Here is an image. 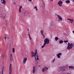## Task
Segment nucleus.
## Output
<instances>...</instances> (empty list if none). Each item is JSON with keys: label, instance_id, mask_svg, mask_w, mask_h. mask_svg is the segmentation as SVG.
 <instances>
[{"label": "nucleus", "instance_id": "ddd939ff", "mask_svg": "<svg viewBox=\"0 0 74 74\" xmlns=\"http://www.w3.org/2000/svg\"><path fill=\"white\" fill-rule=\"evenodd\" d=\"M1 3L2 4H3L4 5H5L6 2L5 1V0H1Z\"/></svg>", "mask_w": 74, "mask_h": 74}, {"label": "nucleus", "instance_id": "58836bf2", "mask_svg": "<svg viewBox=\"0 0 74 74\" xmlns=\"http://www.w3.org/2000/svg\"><path fill=\"white\" fill-rule=\"evenodd\" d=\"M27 30H28V31H29V29H28Z\"/></svg>", "mask_w": 74, "mask_h": 74}, {"label": "nucleus", "instance_id": "4be33fe9", "mask_svg": "<svg viewBox=\"0 0 74 74\" xmlns=\"http://www.w3.org/2000/svg\"><path fill=\"white\" fill-rule=\"evenodd\" d=\"M59 42L60 44H62L63 42V41L62 40H60Z\"/></svg>", "mask_w": 74, "mask_h": 74}, {"label": "nucleus", "instance_id": "4c0bfd02", "mask_svg": "<svg viewBox=\"0 0 74 74\" xmlns=\"http://www.w3.org/2000/svg\"><path fill=\"white\" fill-rule=\"evenodd\" d=\"M73 2H74V0H73Z\"/></svg>", "mask_w": 74, "mask_h": 74}, {"label": "nucleus", "instance_id": "412c9836", "mask_svg": "<svg viewBox=\"0 0 74 74\" xmlns=\"http://www.w3.org/2000/svg\"><path fill=\"white\" fill-rule=\"evenodd\" d=\"M10 61H11V62H12L13 61V57H10Z\"/></svg>", "mask_w": 74, "mask_h": 74}, {"label": "nucleus", "instance_id": "7c9ffc66", "mask_svg": "<svg viewBox=\"0 0 74 74\" xmlns=\"http://www.w3.org/2000/svg\"><path fill=\"white\" fill-rule=\"evenodd\" d=\"M29 40H32V38H31V37L30 36H29Z\"/></svg>", "mask_w": 74, "mask_h": 74}, {"label": "nucleus", "instance_id": "20e7f679", "mask_svg": "<svg viewBox=\"0 0 74 74\" xmlns=\"http://www.w3.org/2000/svg\"><path fill=\"white\" fill-rule=\"evenodd\" d=\"M58 4L59 7H62V5L63 4V2L62 1H59L58 3Z\"/></svg>", "mask_w": 74, "mask_h": 74}, {"label": "nucleus", "instance_id": "0eeeda50", "mask_svg": "<svg viewBox=\"0 0 74 74\" xmlns=\"http://www.w3.org/2000/svg\"><path fill=\"white\" fill-rule=\"evenodd\" d=\"M27 58L26 57H25L24 58L23 60V63L24 64H26V61H27Z\"/></svg>", "mask_w": 74, "mask_h": 74}, {"label": "nucleus", "instance_id": "393cba45", "mask_svg": "<svg viewBox=\"0 0 74 74\" xmlns=\"http://www.w3.org/2000/svg\"><path fill=\"white\" fill-rule=\"evenodd\" d=\"M1 71H0V72L1 73V71H2V74H3V69H1Z\"/></svg>", "mask_w": 74, "mask_h": 74}, {"label": "nucleus", "instance_id": "bb28decb", "mask_svg": "<svg viewBox=\"0 0 74 74\" xmlns=\"http://www.w3.org/2000/svg\"><path fill=\"white\" fill-rule=\"evenodd\" d=\"M55 58H54L53 59V60L52 61V63H54V62H55Z\"/></svg>", "mask_w": 74, "mask_h": 74}, {"label": "nucleus", "instance_id": "2eb2a0df", "mask_svg": "<svg viewBox=\"0 0 74 74\" xmlns=\"http://www.w3.org/2000/svg\"><path fill=\"white\" fill-rule=\"evenodd\" d=\"M35 67L34 66L33 67V72L34 74L35 73V71H36V70L35 69Z\"/></svg>", "mask_w": 74, "mask_h": 74}, {"label": "nucleus", "instance_id": "39448f33", "mask_svg": "<svg viewBox=\"0 0 74 74\" xmlns=\"http://www.w3.org/2000/svg\"><path fill=\"white\" fill-rule=\"evenodd\" d=\"M12 67L11 66V64H10V72L9 74H11L12 73Z\"/></svg>", "mask_w": 74, "mask_h": 74}, {"label": "nucleus", "instance_id": "ea45409f", "mask_svg": "<svg viewBox=\"0 0 74 74\" xmlns=\"http://www.w3.org/2000/svg\"><path fill=\"white\" fill-rule=\"evenodd\" d=\"M14 4H15V3H14Z\"/></svg>", "mask_w": 74, "mask_h": 74}, {"label": "nucleus", "instance_id": "cd10ccee", "mask_svg": "<svg viewBox=\"0 0 74 74\" xmlns=\"http://www.w3.org/2000/svg\"><path fill=\"white\" fill-rule=\"evenodd\" d=\"M68 41H68V40L64 41V42L65 43H66V42H68Z\"/></svg>", "mask_w": 74, "mask_h": 74}, {"label": "nucleus", "instance_id": "c756f323", "mask_svg": "<svg viewBox=\"0 0 74 74\" xmlns=\"http://www.w3.org/2000/svg\"><path fill=\"white\" fill-rule=\"evenodd\" d=\"M4 38L5 40V42H6V41H7V40H6V36H5Z\"/></svg>", "mask_w": 74, "mask_h": 74}, {"label": "nucleus", "instance_id": "2f4dec72", "mask_svg": "<svg viewBox=\"0 0 74 74\" xmlns=\"http://www.w3.org/2000/svg\"><path fill=\"white\" fill-rule=\"evenodd\" d=\"M1 57H2V58H4V55H2L1 56Z\"/></svg>", "mask_w": 74, "mask_h": 74}, {"label": "nucleus", "instance_id": "4468645a", "mask_svg": "<svg viewBox=\"0 0 74 74\" xmlns=\"http://www.w3.org/2000/svg\"><path fill=\"white\" fill-rule=\"evenodd\" d=\"M67 19L68 20H69V21H70V23H73V22L74 20L70 18H67Z\"/></svg>", "mask_w": 74, "mask_h": 74}, {"label": "nucleus", "instance_id": "1a4fd4ad", "mask_svg": "<svg viewBox=\"0 0 74 74\" xmlns=\"http://www.w3.org/2000/svg\"><path fill=\"white\" fill-rule=\"evenodd\" d=\"M34 54H35V59L36 60V56L37 55V54H38L37 53V49L35 50V52L34 53Z\"/></svg>", "mask_w": 74, "mask_h": 74}, {"label": "nucleus", "instance_id": "e433bc0d", "mask_svg": "<svg viewBox=\"0 0 74 74\" xmlns=\"http://www.w3.org/2000/svg\"><path fill=\"white\" fill-rule=\"evenodd\" d=\"M3 68H4V67H3L2 68V69H3Z\"/></svg>", "mask_w": 74, "mask_h": 74}, {"label": "nucleus", "instance_id": "f03ea898", "mask_svg": "<svg viewBox=\"0 0 74 74\" xmlns=\"http://www.w3.org/2000/svg\"><path fill=\"white\" fill-rule=\"evenodd\" d=\"M73 47H74V44H73V43L70 44L69 42H68V46L67 47V49H68V50L71 49Z\"/></svg>", "mask_w": 74, "mask_h": 74}, {"label": "nucleus", "instance_id": "423d86ee", "mask_svg": "<svg viewBox=\"0 0 74 74\" xmlns=\"http://www.w3.org/2000/svg\"><path fill=\"white\" fill-rule=\"evenodd\" d=\"M48 69V67H45L42 69V72H44V71H45L46 70H47Z\"/></svg>", "mask_w": 74, "mask_h": 74}, {"label": "nucleus", "instance_id": "72a5a7b5", "mask_svg": "<svg viewBox=\"0 0 74 74\" xmlns=\"http://www.w3.org/2000/svg\"><path fill=\"white\" fill-rule=\"evenodd\" d=\"M32 1V0H28V1Z\"/></svg>", "mask_w": 74, "mask_h": 74}, {"label": "nucleus", "instance_id": "9d476101", "mask_svg": "<svg viewBox=\"0 0 74 74\" xmlns=\"http://www.w3.org/2000/svg\"><path fill=\"white\" fill-rule=\"evenodd\" d=\"M56 55L57 56H58V58H60V56L62 55V53H58Z\"/></svg>", "mask_w": 74, "mask_h": 74}, {"label": "nucleus", "instance_id": "dca6fc26", "mask_svg": "<svg viewBox=\"0 0 74 74\" xmlns=\"http://www.w3.org/2000/svg\"><path fill=\"white\" fill-rule=\"evenodd\" d=\"M22 8V6H20L19 10V12H21V10Z\"/></svg>", "mask_w": 74, "mask_h": 74}, {"label": "nucleus", "instance_id": "f257e3e1", "mask_svg": "<svg viewBox=\"0 0 74 74\" xmlns=\"http://www.w3.org/2000/svg\"><path fill=\"white\" fill-rule=\"evenodd\" d=\"M44 43L43 44V45H42L41 47V48H44L45 45H46V44H49V40L47 38H46L44 40Z\"/></svg>", "mask_w": 74, "mask_h": 74}, {"label": "nucleus", "instance_id": "473e14b6", "mask_svg": "<svg viewBox=\"0 0 74 74\" xmlns=\"http://www.w3.org/2000/svg\"><path fill=\"white\" fill-rule=\"evenodd\" d=\"M28 33H29L28 35H29V37H30V34H29V32Z\"/></svg>", "mask_w": 74, "mask_h": 74}, {"label": "nucleus", "instance_id": "f3484780", "mask_svg": "<svg viewBox=\"0 0 74 74\" xmlns=\"http://www.w3.org/2000/svg\"><path fill=\"white\" fill-rule=\"evenodd\" d=\"M69 69H71L72 70L74 69V67L73 66H69Z\"/></svg>", "mask_w": 74, "mask_h": 74}, {"label": "nucleus", "instance_id": "b1692460", "mask_svg": "<svg viewBox=\"0 0 74 74\" xmlns=\"http://www.w3.org/2000/svg\"><path fill=\"white\" fill-rule=\"evenodd\" d=\"M12 52H13V53H14V52H15V48H13Z\"/></svg>", "mask_w": 74, "mask_h": 74}, {"label": "nucleus", "instance_id": "a19ab883", "mask_svg": "<svg viewBox=\"0 0 74 74\" xmlns=\"http://www.w3.org/2000/svg\"><path fill=\"white\" fill-rule=\"evenodd\" d=\"M40 66H39L40 67Z\"/></svg>", "mask_w": 74, "mask_h": 74}, {"label": "nucleus", "instance_id": "a878e982", "mask_svg": "<svg viewBox=\"0 0 74 74\" xmlns=\"http://www.w3.org/2000/svg\"><path fill=\"white\" fill-rule=\"evenodd\" d=\"M34 8H35L36 10V11H38V9L37 8V6H36L34 7Z\"/></svg>", "mask_w": 74, "mask_h": 74}, {"label": "nucleus", "instance_id": "7ed1b4c3", "mask_svg": "<svg viewBox=\"0 0 74 74\" xmlns=\"http://www.w3.org/2000/svg\"><path fill=\"white\" fill-rule=\"evenodd\" d=\"M0 17L2 18L3 19H5V14L1 12L0 14Z\"/></svg>", "mask_w": 74, "mask_h": 74}, {"label": "nucleus", "instance_id": "f8f14e48", "mask_svg": "<svg viewBox=\"0 0 74 74\" xmlns=\"http://www.w3.org/2000/svg\"><path fill=\"white\" fill-rule=\"evenodd\" d=\"M34 53L32 51V55H31V57H32V58H33V57H34V58H35V54H34Z\"/></svg>", "mask_w": 74, "mask_h": 74}, {"label": "nucleus", "instance_id": "5701e85b", "mask_svg": "<svg viewBox=\"0 0 74 74\" xmlns=\"http://www.w3.org/2000/svg\"><path fill=\"white\" fill-rule=\"evenodd\" d=\"M55 39L56 41H57V40H59V38H58L57 37H56L55 38Z\"/></svg>", "mask_w": 74, "mask_h": 74}, {"label": "nucleus", "instance_id": "6e6552de", "mask_svg": "<svg viewBox=\"0 0 74 74\" xmlns=\"http://www.w3.org/2000/svg\"><path fill=\"white\" fill-rule=\"evenodd\" d=\"M57 15L58 16V18H59L58 21H59L60 20L61 21H62V18L59 15Z\"/></svg>", "mask_w": 74, "mask_h": 74}, {"label": "nucleus", "instance_id": "f704fd0d", "mask_svg": "<svg viewBox=\"0 0 74 74\" xmlns=\"http://www.w3.org/2000/svg\"><path fill=\"white\" fill-rule=\"evenodd\" d=\"M73 33H74V31H73Z\"/></svg>", "mask_w": 74, "mask_h": 74}, {"label": "nucleus", "instance_id": "9b49d317", "mask_svg": "<svg viewBox=\"0 0 74 74\" xmlns=\"http://www.w3.org/2000/svg\"><path fill=\"white\" fill-rule=\"evenodd\" d=\"M40 33L42 35V36L44 38H45V36L44 35V34L43 33H44V31L42 30H41L40 31Z\"/></svg>", "mask_w": 74, "mask_h": 74}, {"label": "nucleus", "instance_id": "c9c22d12", "mask_svg": "<svg viewBox=\"0 0 74 74\" xmlns=\"http://www.w3.org/2000/svg\"><path fill=\"white\" fill-rule=\"evenodd\" d=\"M51 0V1H53V0Z\"/></svg>", "mask_w": 74, "mask_h": 74}, {"label": "nucleus", "instance_id": "aec40b11", "mask_svg": "<svg viewBox=\"0 0 74 74\" xmlns=\"http://www.w3.org/2000/svg\"><path fill=\"white\" fill-rule=\"evenodd\" d=\"M36 59L38 60H39V58H38V55L37 54V55L36 56Z\"/></svg>", "mask_w": 74, "mask_h": 74}, {"label": "nucleus", "instance_id": "c85d7f7f", "mask_svg": "<svg viewBox=\"0 0 74 74\" xmlns=\"http://www.w3.org/2000/svg\"><path fill=\"white\" fill-rule=\"evenodd\" d=\"M10 57H12V54H10Z\"/></svg>", "mask_w": 74, "mask_h": 74}, {"label": "nucleus", "instance_id": "a211bd4d", "mask_svg": "<svg viewBox=\"0 0 74 74\" xmlns=\"http://www.w3.org/2000/svg\"><path fill=\"white\" fill-rule=\"evenodd\" d=\"M3 24L5 25L6 27H8V24H7V22L6 21H5V23H3Z\"/></svg>", "mask_w": 74, "mask_h": 74}, {"label": "nucleus", "instance_id": "79ce46f5", "mask_svg": "<svg viewBox=\"0 0 74 74\" xmlns=\"http://www.w3.org/2000/svg\"><path fill=\"white\" fill-rule=\"evenodd\" d=\"M59 69H60V68H59Z\"/></svg>", "mask_w": 74, "mask_h": 74}, {"label": "nucleus", "instance_id": "6ab92c4d", "mask_svg": "<svg viewBox=\"0 0 74 74\" xmlns=\"http://www.w3.org/2000/svg\"><path fill=\"white\" fill-rule=\"evenodd\" d=\"M66 3H68V4H69L70 3V1L69 0H68L67 1H66Z\"/></svg>", "mask_w": 74, "mask_h": 74}]
</instances>
